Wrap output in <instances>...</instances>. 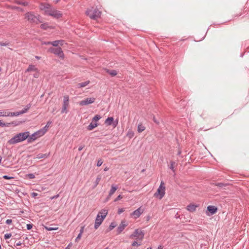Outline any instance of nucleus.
<instances>
[{
	"instance_id": "nucleus-10",
	"label": "nucleus",
	"mask_w": 249,
	"mask_h": 249,
	"mask_svg": "<svg viewBox=\"0 0 249 249\" xmlns=\"http://www.w3.org/2000/svg\"><path fill=\"white\" fill-rule=\"evenodd\" d=\"M95 101L94 98H87L79 102V105L81 106H86L89 104L93 103Z\"/></svg>"
},
{
	"instance_id": "nucleus-20",
	"label": "nucleus",
	"mask_w": 249,
	"mask_h": 249,
	"mask_svg": "<svg viewBox=\"0 0 249 249\" xmlns=\"http://www.w3.org/2000/svg\"><path fill=\"white\" fill-rule=\"evenodd\" d=\"M196 206L194 204H190L187 206V209L191 212H195L196 210Z\"/></svg>"
},
{
	"instance_id": "nucleus-30",
	"label": "nucleus",
	"mask_w": 249,
	"mask_h": 249,
	"mask_svg": "<svg viewBox=\"0 0 249 249\" xmlns=\"http://www.w3.org/2000/svg\"><path fill=\"white\" fill-rule=\"evenodd\" d=\"M10 124V123H3L0 120V126H1V127H8V126H9Z\"/></svg>"
},
{
	"instance_id": "nucleus-59",
	"label": "nucleus",
	"mask_w": 249,
	"mask_h": 249,
	"mask_svg": "<svg viewBox=\"0 0 249 249\" xmlns=\"http://www.w3.org/2000/svg\"><path fill=\"white\" fill-rule=\"evenodd\" d=\"M59 196V195L58 194H57V195H55V196H53V197H51V199H54V198H57Z\"/></svg>"
},
{
	"instance_id": "nucleus-33",
	"label": "nucleus",
	"mask_w": 249,
	"mask_h": 249,
	"mask_svg": "<svg viewBox=\"0 0 249 249\" xmlns=\"http://www.w3.org/2000/svg\"><path fill=\"white\" fill-rule=\"evenodd\" d=\"M108 72L109 74L113 76H115L117 74V71L115 70L108 71Z\"/></svg>"
},
{
	"instance_id": "nucleus-46",
	"label": "nucleus",
	"mask_w": 249,
	"mask_h": 249,
	"mask_svg": "<svg viewBox=\"0 0 249 249\" xmlns=\"http://www.w3.org/2000/svg\"><path fill=\"white\" fill-rule=\"evenodd\" d=\"M45 157H47L46 154H39L37 157V158L39 159H41Z\"/></svg>"
},
{
	"instance_id": "nucleus-31",
	"label": "nucleus",
	"mask_w": 249,
	"mask_h": 249,
	"mask_svg": "<svg viewBox=\"0 0 249 249\" xmlns=\"http://www.w3.org/2000/svg\"><path fill=\"white\" fill-rule=\"evenodd\" d=\"M116 224H115V223L114 222H111L110 224V225L109 226V227L108 228V231H111L112 230H113L115 227H116Z\"/></svg>"
},
{
	"instance_id": "nucleus-49",
	"label": "nucleus",
	"mask_w": 249,
	"mask_h": 249,
	"mask_svg": "<svg viewBox=\"0 0 249 249\" xmlns=\"http://www.w3.org/2000/svg\"><path fill=\"white\" fill-rule=\"evenodd\" d=\"M82 234H80L79 233L78 235H77V236L76 237V239H75V241L77 242L78 241V240L80 239V238H81V236H82Z\"/></svg>"
},
{
	"instance_id": "nucleus-26",
	"label": "nucleus",
	"mask_w": 249,
	"mask_h": 249,
	"mask_svg": "<svg viewBox=\"0 0 249 249\" xmlns=\"http://www.w3.org/2000/svg\"><path fill=\"white\" fill-rule=\"evenodd\" d=\"M44 228L47 230V231H56V230H58V227H49V226H45L44 227Z\"/></svg>"
},
{
	"instance_id": "nucleus-50",
	"label": "nucleus",
	"mask_w": 249,
	"mask_h": 249,
	"mask_svg": "<svg viewBox=\"0 0 249 249\" xmlns=\"http://www.w3.org/2000/svg\"><path fill=\"white\" fill-rule=\"evenodd\" d=\"M121 198H122V196L121 195H119L114 200V201L115 202H116L118 200L121 199Z\"/></svg>"
},
{
	"instance_id": "nucleus-32",
	"label": "nucleus",
	"mask_w": 249,
	"mask_h": 249,
	"mask_svg": "<svg viewBox=\"0 0 249 249\" xmlns=\"http://www.w3.org/2000/svg\"><path fill=\"white\" fill-rule=\"evenodd\" d=\"M40 28L42 29L47 30L48 28H49L48 24L47 23L42 24L40 25Z\"/></svg>"
},
{
	"instance_id": "nucleus-2",
	"label": "nucleus",
	"mask_w": 249,
	"mask_h": 249,
	"mask_svg": "<svg viewBox=\"0 0 249 249\" xmlns=\"http://www.w3.org/2000/svg\"><path fill=\"white\" fill-rule=\"evenodd\" d=\"M25 16V18L31 23L38 24V23H41L42 22L40 19V16L37 14L35 15L33 12H27Z\"/></svg>"
},
{
	"instance_id": "nucleus-45",
	"label": "nucleus",
	"mask_w": 249,
	"mask_h": 249,
	"mask_svg": "<svg viewBox=\"0 0 249 249\" xmlns=\"http://www.w3.org/2000/svg\"><path fill=\"white\" fill-rule=\"evenodd\" d=\"M28 110L25 108L19 111L20 115L26 113Z\"/></svg>"
},
{
	"instance_id": "nucleus-47",
	"label": "nucleus",
	"mask_w": 249,
	"mask_h": 249,
	"mask_svg": "<svg viewBox=\"0 0 249 249\" xmlns=\"http://www.w3.org/2000/svg\"><path fill=\"white\" fill-rule=\"evenodd\" d=\"M102 163H103V161H102L101 160H98L97 161V166L99 167V166H101Z\"/></svg>"
},
{
	"instance_id": "nucleus-11",
	"label": "nucleus",
	"mask_w": 249,
	"mask_h": 249,
	"mask_svg": "<svg viewBox=\"0 0 249 249\" xmlns=\"http://www.w3.org/2000/svg\"><path fill=\"white\" fill-rule=\"evenodd\" d=\"M217 211V208L214 206L210 205L207 207L206 213L207 215H213Z\"/></svg>"
},
{
	"instance_id": "nucleus-16",
	"label": "nucleus",
	"mask_w": 249,
	"mask_h": 249,
	"mask_svg": "<svg viewBox=\"0 0 249 249\" xmlns=\"http://www.w3.org/2000/svg\"><path fill=\"white\" fill-rule=\"evenodd\" d=\"M52 122L51 121H48L46 125L43 127L42 129H40L41 131V133L42 132L43 135L47 131L48 128L49 127L50 125L52 124Z\"/></svg>"
},
{
	"instance_id": "nucleus-64",
	"label": "nucleus",
	"mask_w": 249,
	"mask_h": 249,
	"mask_svg": "<svg viewBox=\"0 0 249 249\" xmlns=\"http://www.w3.org/2000/svg\"><path fill=\"white\" fill-rule=\"evenodd\" d=\"M61 0H54V1L55 3H58L59 1H60Z\"/></svg>"
},
{
	"instance_id": "nucleus-7",
	"label": "nucleus",
	"mask_w": 249,
	"mask_h": 249,
	"mask_svg": "<svg viewBox=\"0 0 249 249\" xmlns=\"http://www.w3.org/2000/svg\"><path fill=\"white\" fill-rule=\"evenodd\" d=\"M69 106V97L68 95H65L64 96L63 103L62 108L61 109V113H67L68 110L67 108Z\"/></svg>"
},
{
	"instance_id": "nucleus-14",
	"label": "nucleus",
	"mask_w": 249,
	"mask_h": 249,
	"mask_svg": "<svg viewBox=\"0 0 249 249\" xmlns=\"http://www.w3.org/2000/svg\"><path fill=\"white\" fill-rule=\"evenodd\" d=\"M142 213L141 210V207L138 208L137 210L133 211L131 214V216L133 217L134 219L139 218Z\"/></svg>"
},
{
	"instance_id": "nucleus-52",
	"label": "nucleus",
	"mask_w": 249,
	"mask_h": 249,
	"mask_svg": "<svg viewBox=\"0 0 249 249\" xmlns=\"http://www.w3.org/2000/svg\"><path fill=\"white\" fill-rule=\"evenodd\" d=\"M12 222V219H7L5 221V223L7 224H10Z\"/></svg>"
},
{
	"instance_id": "nucleus-60",
	"label": "nucleus",
	"mask_w": 249,
	"mask_h": 249,
	"mask_svg": "<svg viewBox=\"0 0 249 249\" xmlns=\"http://www.w3.org/2000/svg\"><path fill=\"white\" fill-rule=\"evenodd\" d=\"M83 148H84V146L83 145L80 146L78 147V150L79 151H81L83 149Z\"/></svg>"
},
{
	"instance_id": "nucleus-24",
	"label": "nucleus",
	"mask_w": 249,
	"mask_h": 249,
	"mask_svg": "<svg viewBox=\"0 0 249 249\" xmlns=\"http://www.w3.org/2000/svg\"><path fill=\"white\" fill-rule=\"evenodd\" d=\"M113 118L112 117H108L106 120H105V124H107V125H111L112 122L113 121Z\"/></svg>"
},
{
	"instance_id": "nucleus-19",
	"label": "nucleus",
	"mask_w": 249,
	"mask_h": 249,
	"mask_svg": "<svg viewBox=\"0 0 249 249\" xmlns=\"http://www.w3.org/2000/svg\"><path fill=\"white\" fill-rule=\"evenodd\" d=\"M31 71H38V70L35 65H30L26 70V72H29Z\"/></svg>"
},
{
	"instance_id": "nucleus-51",
	"label": "nucleus",
	"mask_w": 249,
	"mask_h": 249,
	"mask_svg": "<svg viewBox=\"0 0 249 249\" xmlns=\"http://www.w3.org/2000/svg\"><path fill=\"white\" fill-rule=\"evenodd\" d=\"M84 228H85V226H82V227H81L80 230V231H79V233L82 234V233L84 232Z\"/></svg>"
},
{
	"instance_id": "nucleus-15",
	"label": "nucleus",
	"mask_w": 249,
	"mask_h": 249,
	"mask_svg": "<svg viewBox=\"0 0 249 249\" xmlns=\"http://www.w3.org/2000/svg\"><path fill=\"white\" fill-rule=\"evenodd\" d=\"M50 16L53 17L54 18L56 19H58L62 17V14L60 11L54 9L52 11V14H51Z\"/></svg>"
},
{
	"instance_id": "nucleus-42",
	"label": "nucleus",
	"mask_w": 249,
	"mask_h": 249,
	"mask_svg": "<svg viewBox=\"0 0 249 249\" xmlns=\"http://www.w3.org/2000/svg\"><path fill=\"white\" fill-rule=\"evenodd\" d=\"M2 178H3L5 179H10L14 178V177H10V176H8L7 175H4L2 177Z\"/></svg>"
},
{
	"instance_id": "nucleus-37",
	"label": "nucleus",
	"mask_w": 249,
	"mask_h": 249,
	"mask_svg": "<svg viewBox=\"0 0 249 249\" xmlns=\"http://www.w3.org/2000/svg\"><path fill=\"white\" fill-rule=\"evenodd\" d=\"M118 124V120H114L112 122V125L115 127H116Z\"/></svg>"
},
{
	"instance_id": "nucleus-23",
	"label": "nucleus",
	"mask_w": 249,
	"mask_h": 249,
	"mask_svg": "<svg viewBox=\"0 0 249 249\" xmlns=\"http://www.w3.org/2000/svg\"><path fill=\"white\" fill-rule=\"evenodd\" d=\"M97 125L98 124L97 123H93L92 121V122L88 125V129L89 130H91L96 127Z\"/></svg>"
},
{
	"instance_id": "nucleus-34",
	"label": "nucleus",
	"mask_w": 249,
	"mask_h": 249,
	"mask_svg": "<svg viewBox=\"0 0 249 249\" xmlns=\"http://www.w3.org/2000/svg\"><path fill=\"white\" fill-rule=\"evenodd\" d=\"M101 119V116L99 115H96L92 119V122H97Z\"/></svg>"
},
{
	"instance_id": "nucleus-43",
	"label": "nucleus",
	"mask_w": 249,
	"mask_h": 249,
	"mask_svg": "<svg viewBox=\"0 0 249 249\" xmlns=\"http://www.w3.org/2000/svg\"><path fill=\"white\" fill-rule=\"evenodd\" d=\"M28 177L30 179H33L35 178V176L34 174H29Z\"/></svg>"
},
{
	"instance_id": "nucleus-6",
	"label": "nucleus",
	"mask_w": 249,
	"mask_h": 249,
	"mask_svg": "<svg viewBox=\"0 0 249 249\" xmlns=\"http://www.w3.org/2000/svg\"><path fill=\"white\" fill-rule=\"evenodd\" d=\"M144 233L141 230L139 229H136L134 232L130 235V237L133 238L134 237H137L141 240H142L144 237Z\"/></svg>"
},
{
	"instance_id": "nucleus-12",
	"label": "nucleus",
	"mask_w": 249,
	"mask_h": 249,
	"mask_svg": "<svg viewBox=\"0 0 249 249\" xmlns=\"http://www.w3.org/2000/svg\"><path fill=\"white\" fill-rule=\"evenodd\" d=\"M104 219L105 218H104V217L99 216V214L97 215L94 224L95 229L96 230L99 227V226L101 225L102 223L104 221Z\"/></svg>"
},
{
	"instance_id": "nucleus-22",
	"label": "nucleus",
	"mask_w": 249,
	"mask_h": 249,
	"mask_svg": "<svg viewBox=\"0 0 249 249\" xmlns=\"http://www.w3.org/2000/svg\"><path fill=\"white\" fill-rule=\"evenodd\" d=\"M15 3L18 4L22 5L25 6L28 5V2L27 1H24V0H16L15 1Z\"/></svg>"
},
{
	"instance_id": "nucleus-25",
	"label": "nucleus",
	"mask_w": 249,
	"mask_h": 249,
	"mask_svg": "<svg viewBox=\"0 0 249 249\" xmlns=\"http://www.w3.org/2000/svg\"><path fill=\"white\" fill-rule=\"evenodd\" d=\"M101 179V176L100 175H98L97 176V177L96 178V180L94 182V186L92 187L93 189H94L95 188H96V187L98 185Z\"/></svg>"
},
{
	"instance_id": "nucleus-54",
	"label": "nucleus",
	"mask_w": 249,
	"mask_h": 249,
	"mask_svg": "<svg viewBox=\"0 0 249 249\" xmlns=\"http://www.w3.org/2000/svg\"><path fill=\"white\" fill-rule=\"evenodd\" d=\"M31 107V104H28V105H27L25 107V108L27 109V110H28L30 107Z\"/></svg>"
},
{
	"instance_id": "nucleus-41",
	"label": "nucleus",
	"mask_w": 249,
	"mask_h": 249,
	"mask_svg": "<svg viewBox=\"0 0 249 249\" xmlns=\"http://www.w3.org/2000/svg\"><path fill=\"white\" fill-rule=\"evenodd\" d=\"M125 211V209L124 208H119L118 210V213L119 214H121L122 213H123Z\"/></svg>"
},
{
	"instance_id": "nucleus-17",
	"label": "nucleus",
	"mask_w": 249,
	"mask_h": 249,
	"mask_svg": "<svg viewBox=\"0 0 249 249\" xmlns=\"http://www.w3.org/2000/svg\"><path fill=\"white\" fill-rule=\"evenodd\" d=\"M108 213V211L106 209H102L97 214H99V216L102 217H104V218L106 217Z\"/></svg>"
},
{
	"instance_id": "nucleus-38",
	"label": "nucleus",
	"mask_w": 249,
	"mask_h": 249,
	"mask_svg": "<svg viewBox=\"0 0 249 249\" xmlns=\"http://www.w3.org/2000/svg\"><path fill=\"white\" fill-rule=\"evenodd\" d=\"M12 236V234L9 233H6L5 235H4V239H8L9 238H10Z\"/></svg>"
},
{
	"instance_id": "nucleus-48",
	"label": "nucleus",
	"mask_w": 249,
	"mask_h": 249,
	"mask_svg": "<svg viewBox=\"0 0 249 249\" xmlns=\"http://www.w3.org/2000/svg\"><path fill=\"white\" fill-rule=\"evenodd\" d=\"M33 227V224H29L27 225V229L28 230H30Z\"/></svg>"
},
{
	"instance_id": "nucleus-4",
	"label": "nucleus",
	"mask_w": 249,
	"mask_h": 249,
	"mask_svg": "<svg viewBox=\"0 0 249 249\" xmlns=\"http://www.w3.org/2000/svg\"><path fill=\"white\" fill-rule=\"evenodd\" d=\"M165 194V186L164 182L161 181L160 186L157 189V192L154 194V196L161 199L164 196Z\"/></svg>"
},
{
	"instance_id": "nucleus-27",
	"label": "nucleus",
	"mask_w": 249,
	"mask_h": 249,
	"mask_svg": "<svg viewBox=\"0 0 249 249\" xmlns=\"http://www.w3.org/2000/svg\"><path fill=\"white\" fill-rule=\"evenodd\" d=\"M19 115H20L19 111L15 112H7L8 116H11V117L18 116Z\"/></svg>"
},
{
	"instance_id": "nucleus-1",
	"label": "nucleus",
	"mask_w": 249,
	"mask_h": 249,
	"mask_svg": "<svg viewBox=\"0 0 249 249\" xmlns=\"http://www.w3.org/2000/svg\"><path fill=\"white\" fill-rule=\"evenodd\" d=\"M29 137V132L28 131L19 133L9 140V143L10 144H15L25 140Z\"/></svg>"
},
{
	"instance_id": "nucleus-40",
	"label": "nucleus",
	"mask_w": 249,
	"mask_h": 249,
	"mask_svg": "<svg viewBox=\"0 0 249 249\" xmlns=\"http://www.w3.org/2000/svg\"><path fill=\"white\" fill-rule=\"evenodd\" d=\"M9 43L8 42H0V45L1 46H6L9 45Z\"/></svg>"
},
{
	"instance_id": "nucleus-62",
	"label": "nucleus",
	"mask_w": 249,
	"mask_h": 249,
	"mask_svg": "<svg viewBox=\"0 0 249 249\" xmlns=\"http://www.w3.org/2000/svg\"><path fill=\"white\" fill-rule=\"evenodd\" d=\"M15 9H18V10L22 11V9L18 7H16Z\"/></svg>"
},
{
	"instance_id": "nucleus-13",
	"label": "nucleus",
	"mask_w": 249,
	"mask_h": 249,
	"mask_svg": "<svg viewBox=\"0 0 249 249\" xmlns=\"http://www.w3.org/2000/svg\"><path fill=\"white\" fill-rule=\"evenodd\" d=\"M127 226V224L126 223L125 221H122L117 229V234H120Z\"/></svg>"
},
{
	"instance_id": "nucleus-44",
	"label": "nucleus",
	"mask_w": 249,
	"mask_h": 249,
	"mask_svg": "<svg viewBox=\"0 0 249 249\" xmlns=\"http://www.w3.org/2000/svg\"><path fill=\"white\" fill-rule=\"evenodd\" d=\"M141 245V244L140 243H138L137 241H134L132 244V246H139Z\"/></svg>"
},
{
	"instance_id": "nucleus-36",
	"label": "nucleus",
	"mask_w": 249,
	"mask_h": 249,
	"mask_svg": "<svg viewBox=\"0 0 249 249\" xmlns=\"http://www.w3.org/2000/svg\"><path fill=\"white\" fill-rule=\"evenodd\" d=\"M215 185L220 188H222L223 187L226 186V184H224L223 183H215Z\"/></svg>"
},
{
	"instance_id": "nucleus-57",
	"label": "nucleus",
	"mask_w": 249,
	"mask_h": 249,
	"mask_svg": "<svg viewBox=\"0 0 249 249\" xmlns=\"http://www.w3.org/2000/svg\"><path fill=\"white\" fill-rule=\"evenodd\" d=\"M37 72L35 73L34 74V77H35V78H38V76H39V73H38V71H36Z\"/></svg>"
},
{
	"instance_id": "nucleus-35",
	"label": "nucleus",
	"mask_w": 249,
	"mask_h": 249,
	"mask_svg": "<svg viewBox=\"0 0 249 249\" xmlns=\"http://www.w3.org/2000/svg\"><path fill=\"white\" fill-rule=\"evenodd\" d=\"M51 45H52L54 47H57L58 46L59 44V41L58 40H55L54 41L51 42Z\"/></svg>"
},
{
	"instance_id": "nucleus-28",
	"label": "nucleus",
	"mask_w": 249,
	"mask_h": 249,
	"mask_svg": "<svg viewBox=\"0 0 249 249\" xmlns=\"http://www.w3.org/2000/svg\"><path fill=\"white\" fill-rule=\"evenodd\" d=\"M145 129V126H144L142 124H139L138 126V131L139 133L142 132L143 131H144Z\"/></svg>"
},
{
	"instance_id": "nucleus-53",
	"label": "nucleus",
	"mask_w": 249,
	"mask_h": 249,
	"mask_svg": "<svg viewBox=\"0 0 249 249\" xmlns=\"http://www.w3.org/2000/svg\"><path fill=\"white\" fill-rule=\"evenodd\" d=\"M153 121L157 124H159L160 122L159 121H158L157 120H156V118L155 116H153Z\"/></svg>"
},
{
	"instance_id": "nucleus-18",
	"label": "nucleus",
	"mask_w": 249,
	"mask_h": 249,
	"mask_svg": "<svg viewBox=\"0 0 249 249\" xmlns=\"http://www.w3.org/2000/svg\"><path fill=\"white\" fill-rule=\"evenodd\" d=\"M118 187L117 186L112 185L111 186V189L109 192V197H110L111 196L115 193V192L117 190Z\"/></svg>"
},
{
	"instance_id": "nucleus-5",
	"label": "nucleus",
	"mask_w": 249,
	"mask_h": 249,
	"mask_svg": "<svg viewBox=\"0 0 249 249\" xmlns=\"http://www.w3.org/2000/svg\"><path fill=\"white\" fill-rule=\"evenodd\" d=\"M49 52L58 56L61 58H64V54L62 49L60 47L50 48L49 50Z\"/></svg>"
},
{
	"instance_id": "nucleus-56",
	"label": "nucleus",
	"mask_w": 249,
	"mask_h": 249,
	"mask_svg": "<svg viewBox=\"0 0 249 249\" xmlns=\"http://www.w3.org/2000/svg\"><path fill=\"white\" fill-rule=\"evenodd\" d=\"M51 41H47V42H44L43 43H42V44H44V45H51Z\"/></svg>"
},
{
	"instance_id": "nucleus-8",
	"label": "nucleus",
	"mask_w": 249,
	"mask_h": 249,
	"mask_svg": "<svg viewBox=\"0 0 249 249\" xmlns=\"http://www.w3.org/2000/svg\"><path fill=\"white\" fill-rule=\"evenodd\" d=\"M40 9L44 10L46 15L51 16L52 11L54 9L51 7V5L49 4L44 3L41 5Z\"/></svg>"
},
{
	"instance_id": "nucleus-9",
	"label": "nucleus",
	"mask_w": 249,
	"mask_h": 249,
	"mask_svg": "<svg viewBox=\"0 0 249 249\" xmlns=\"http://www.w3.org/2000/svg\"><path fill=\"white\" fill-rule=\"evenodd\" d=\"M40 130L37 131L36 132L34 133L31 135V136H29L28 138V142H31L32 141L36 140L37 138L40 137L42 136L43 134L41 132Z\"/></svg>"
},
{
	"instance_id": "nucleus-39",
	"label": "nucleus",
	"mask_w": 249,
	"mask_h": 249,
	"mask_svg": "<svg viewBox=\"0 0 249 249\" xmlns=\"http://www.w3.org/2000/svg\"><path fill=\"white\" fill-rule=\"evenodd\" d=\"M7 117V112H0V117Z\"/></svg>"
},
{
	"instance_id": "nucleus-29",
	"label": "nucleus",
	"mask_w": 249,
	"mask_h": 249,
	"mask_svg": "<svg viewBox=\"0 0 249 249\" xmlns=\"http://www.w3.org/2000/svg\"><path fill=\"white\" fill-rule=\"evenodd\" d=\"M176 164V162L173 161H171L170 162V169H171L174 172H175V165Z\"/></svg>"
},
{
	"instance_id": "nucleus-55",
	"label": "nucleus",
	"mask_w": 249,
	"mask_h": 249,
	"mask_svg": "<svg viewBox=\"0 0 249 249\" xmlns=\"http://www.w3.org/2000/svg\"><path fill=\"white\" fill-rule=\"evenodd\" d=\"M59 44L61 45V46H62L63 44H64V40H59Z\"/></svg>"
},
{
	"instance_id": "nucleus-61",
	"label": "nucleus",
	"mask_w": 249,
	"mask_h": 249,
	"mask_svg": "<svg viewBox=\"0 0 249 249\" xmlns=\"http://www.w3.org/2000/svg\"><path fill=\"white\" fill-rule=\"evenodd\" d=\"M21 245V243L19 241V242L16 243V246H20Z\"/></svg>"
},
{
	"instance_id": "nucleus-21",
	"label": "nucleus",
	"mask_w": 249,
	"mask_h": 249,
	"mask_svg": "<svg viewBox=\"0 0 249 249\" xmlns=\"http://www.w3.org/2000/svg\"><path fill=\"white\" fill-rule=\"evenodd\" d=\"M89 82H90L88 80V81H85V82H84L78 83L77 85V87L78 88H81L85 87L86 86H87L88 85H89Z\"/></svg>"
},
{
	"instance_id": "nucleus-3",
	"label": "nucleus",
	"mask_w": 249,
	"mask_h": 249,
	"mask_svg": "<svg viewBox=\"0 0 249 249\" xmlns=\"http://www.w3.org/2000/svg\"><path fill=\"white\" fill-rule=\"evenodd\" d=\"M86 14L90 18L96 19L100 17L101 13L98 9L91 7L86 11Z\"/></svg>"
},
{
	"instance_id": "nucleus-63",
	"label": "nucleus",
	"mask_w": 249,
	"mask_h": 249,
	"mask_svg": "<svg viewBox=\"0 0 249 249\" xmlns=\"http://www.w3.org/2000/svg\"><path fill=\"white\" fill-rule=\"evenodd\" d=\"M110 197H109V195H108V196H107V197L106 198V201H107L110 199Z\"/></svg>"
},
{
	"instance_id": "nucleus-58",
	"label": "nucleus",
	"mask_w": 249,
	"mask_h": 249,
	"mask_svg": "<svg viewBox=\"0 0 249 249\" xmlns=\"http://www.w3.org/2000/svg\"><path fill=\"white\" fill-rule=\"evenodd\" d=\"M31 196L32 197H35L36 196H37V194L35 192H33L31 194Z\"/></svg>"
}]
</instances>
